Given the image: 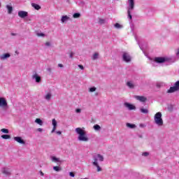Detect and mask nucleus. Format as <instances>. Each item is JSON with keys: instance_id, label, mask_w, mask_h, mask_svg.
<instances>
[{"instance_id": "1", "label": "nucleus", "mask_w": 179, "mask_h": 179, "mask_svg": "<svg viewBox=\"0 0 179 179\" xmlns=\"http://www.w3.org/2000/svg\"><path fill=\"white\" fill-rule=\"evenodd\" d=\"M76 132L78 135V141H80L81 142H89V137H87L86 131L80 127H78L76 129Z\"/></svg>"}, {"instance_id": "2", "label": "nucleus", "mask_w": 179, "mask_h": 179, "mask_svg": "<svg viewBox=\"0 0 179 179\" xmlns=\"http://www.w3.org/2000/svg\"><path fill=\"white\" fill-rule=\"evenodd\" d=\"M94 162H92L93 166L97 168V171H101V167L99 165L98 162H104V157L103 155L98 154L93 155Z\"/></svg>"}, {"instance_id": "3", "label": "nucleus", "mask_w": 179, "mask_h": 179, "mask_svg": "<svg viewBox=\"0 0 179 179\" xmlns=\"http://www.w3.org/2000/svg\"><path fill=\"white\" fill-rule=\"evenodd\" d=\"M164 62H171L170 57H155L152 62V66H155V64H164Z\"/></svg>"}, {"instance_id": "4", "label": "nucleus", "mask_w": 179, "mask_h": 179, "mask_svg": "<svg viewBox=\"0 0 179 179\" xmlns=\"http://www.w3.org/2000/svg\"><path fill=\"white\" fill-rule=\"evenodd\" d=\"M162 112L157 113L154 116V121L159 127L163 126V118H162Z\"/></svg>"}, {"instance_id": "5", "label": "nucleus", "mask_w": 179, "mask_h": 179, "mask_svg": "<svg viewBox=\"0 0 179 179\" xmlns=\"http://www.w3.org/2000/svg\"><path fill=\"white\" fill-rule=\"evenodd\" d=\"M135 8V1L134 0H129V6L127 8V16L130 20H132V15L131 14V11L134 10Z\"/></svg>"}, {"instance_id": "6", "label": "nucleus", "mask_w": 179, "mask_h": 179, "mask_svg": "<svg viewBox=\"0 0 179 179\" xmlns=\"http://www.w3.org/2000/svg\"><path fill=\"white\" fill-rule=\"evenodd\" d=\"M122 58V60L127 63L131 62V55H129V53L127 52H123Z\"/></svg>"}, {"instance_id": "7", "label": "nucleus", "mask_w": 179, "mask_h": 179, "mask_svg": "<svg viewBox=\"0 0 179 179\" xmlns=\"http://www.w3.org/2000/svg\"><path fill=\"white\" fill-rule=\"evenodd\" d=\"M0 107H1V108H8V101H6V99L1 96H0Z\"/></svg>"}, {"instance_id": "8", "label": "nucleus", "mask_w": 179, "mask_h": 179, "mask_svg": "<svg viewBox=\"0 0 179 179\" xmlns=\"http://www.w3.org/2000/svg\"><path fill=\"white\" fill-rule=\"evenodd\" d=\"M124 107H126V108H127L130 111L132 110H136V106H135V105H134L132 103H129L128 102H124Z\"/></svg>"}, {"instance_id": "9", "label": "nucleus", "mask_w": 179, "mask_h": 179, "mask_svg": "<svg viewBox=\"0 0 179 179\" xmlns=\"http://www.w3.org/2000/svg\"><path fill=\"white\" fill-rule=\"evenodd\" d=\"M32 79L35 80L36 83H41V76H40L37 73L32 76Z\"/></svg>"}, {"instance_id": "10", "label": "nucleus", "mask_w": 179, "mask_h": 179, "mask_svg": "<svg viewBox=\"0 0 179 179\" xmlns=\"http://www.w3.org/2000/svg\"><path fill=\"white\" fill-rule=\"evenodd\" d=\"M18 16L21 17V19H24V17L29 16V13H27V11L20 10L18 12Z\"/></svg>"}, {"instance_id": "11", "label": "nucleus", "mask_w": 179, "mask_h": 179, "mask_svg": "<svg viewBox=\"0 0 179 179\" xmlns=\"http://www.w3.org/2000/svg\"><path fill=\"white\" fill-rule=\"evenodd\" d=\"M14 141L18 143H20L21 145H24L26 143V141H24V140H23V138H22L20 136L14 137Z\"/></svg>"}, {"instance_id": "12", "label": "nucleus", "mask_w": 179, "mask_h": 179, "mask_svg": "<svg viewBox=\"0 0 179 179\" xmlns=\"http://www.w3.org/2000/svg\"><path fill=\"white\" fill-rule=\"evenodd\" d=\"M2 173L3 174H5V176H10L11 171L9 168H3L2 169Z\"/></svg>"}, {"instance_id": "13", "label": "nucleus", "mask_w": 179, "mask_h": 179, "mask_svg": "<svg viewBox=\"0 0 179 179\" xmlns=\"http://www.w3.org/2000/svg\"><path fill=\"white\" fill-rule=\"evenodd\" d=\"M135 99H136V100H138L139 101H141V103H145V101L148 100L146 97L138 95L135 96Z\"/></svg>"}, {"instance_id": "14", "label": "nucleus", "mask_w": 179, "mask_h": 179, "mask_svg": "<svg viewBox=\"0 0 179 179\" xmlns=\"http://www.w3.org/2000/svg\"><path fill=\"white\" fill-rule=\"evenodd\" d=\"M52 124L53 125V129L52 130V133L55 132V130L57 129V120L55 119H52Z\"/></svg>"}, {"instance_id": "15", "label": "nucleus", "mask_w": 179, "mask_h": 179, "mask_svg": "<svg viewBox=\"0 0 179 179\" xmlns=\"http://www.w3.org/2000/svg\"><path fill=\"white\" fill-rule=\"evenodd\" d=\"M31 6H32V8H34V9H36V10H40V9H41V6H40V5H38L36 3H31Z\"/></svg>"}, {"instance_id": "16", "label": "nucleus", "mask_w": 179, "mask_h": 179, "mask_svg": "<svg viewBox=\"0 0 179 179\" xmlns=\"http://www.w3.org/2000/svg\"><path fill=\"white\" fill-rule=\"evenodd\" d=\"M69 19H70L69 17H68L67 15H63L62 17L61 22L62 23H65V22H68Z\"/></svg>"}, {"instance_id": "17", "label": "nucleus", "mask_w": 179, "mask_h": 179, "mask_svg": "<svg viewBox=\"0 0 179 179\" xmlns=\"http://www.w3.org/2000/svg\"><path fill=\"white\" fill-rule=\"evenodd\" d=\"M126 126L127 128H130V129H134V128H136V125L134 124L127 123Z\"/></svg>"}, {"instance_id": "18", "label": "nucleus", "mask_w": 179, "mask_h": 179, "mask_svg": "<svg viewBox=\"0 0 179 179\" xmlns=\"http://www.w3.org/2000/svg\"><path fill=\"white\" fill-rule=\"evenodd\" d=\"M6 8L8 9V13L9 15H10L12 13V12H13V7H12V6L7 5Z\"/></svg>"}, {"instance_id": "19", "label": "nucleus", "mask_w": 179, "mask_h": 179, "mask_svg": "<svg viewBox=\"0 0 179 179\" xmlns=\"http://www.w3.org/2000/svg\"><path fill=\"white\" fill-rule=\"evenodd\" d=\"M10 57V53H5L3 55L1 56V59H6Z\"/></svg>"}, {"instance_id": "20", "label": "nucleus", "mask_w": 179, "mask_h": 179, "mask_svg": "<svg viewBox=\"0 0 179 179\" xmlns=\"http://www.w3.org/2000/svg\"><path fill=\"white\" fill-rule=\"evenodd\" d=\"M140 111L141 113H142V114H149V110H148L147 108H141Z\"/></svg>"}, {"instance_id": "21", "label": "nucleus", "mask_w": 179, "mask_h": 179, "mask_svg": "<svg viewBox=\"0 0 179 179\" xmlns=\"http://www.w3.org/2000/svg\"><path fill=\"white\" fill-rule=\"evenodd\" d=\"M174 92H178L177 90L173 87H171L169 90H167V93H174Z\"/></svg>"}, {"instance_id": "22", "label": "nucleus", "mask_w": 179, "mask_h": 179, "mask_svg": "<svg viewBox=\"0 0 179 179\" xmlns=\"http://www.w3.org/2000/svg\"><path fill=\"white\" fill-rule=\"evenodd\" d=\"M127 86H128L129 89H134V87H135V85L131 81L127 83Z\"/></svg>"}, {"instance_id": "23", "label": "nucleus", "mask_w": 179, "mask_h": 179, "mask_svg": "<svg viewBox=\"0 0 179 179\" xmlns=\"http://www.w3.org/2000/svg\"><path fill=\"white\" fill-rule=\"evenodd\" d=\"M35 122L36 124H38V125H43V120H41V119H40V118H36L35 120Z\"/></svg>"}, {"instance_id": "24", "label": "nucleus", "mask_w": 179, "mask_h": 179, "mask_svg": "<svg viewBox=\"0 0 179 179\" xmlns=\"http://www.w3.org/2000/svg\"><path fill=\"white\" fill-rule=\"evenodd\" d=\"M52 162H55V163H58V162H61V161L59 160V158H57L56 157H52Z\"/></svg>"}, {"instance_id": "25", "label": "nucleus", "mask_w": 179, "mask_h": 179, "mask_svg": "<svg viewBox=\"0 0 179 179\" xmlns=\"http://www.w3.org/2000/svg\"><path fill=\"white\" fill-rule=\"evenodd\" d=\"M51 93H48L45 96V100H48V101H50V100H51Z\"/></svg>"}, {"instance_id": "26", "label": "nucleus", "mask_w": 179, "mask_h": 179, "mask_svg": "<svg viewBox=\"0 0 179 179\" xmlns=\"http://www.w3.org/2000/svg\"><path fill=\"white\" fill-rule=\"evenodd\" d=\"M2 139H10V135L9 134H3L1 135Z\"/></svg>"}, {"instance_id": "27", "label": "nucleus", "mask_w": 179, "mask_h": 179, "mask_svg": "<svg viewBox=\"0 0 179 179\" xmlns=\"http://www.w3.org/2000/svg\"><path fill=\"white\" fill-rule=\"evenodd\" d=\"M94 129L95 131H100L101 129V127H100L99 124H95L94 125Z\"/></svg>"}, {"instance_id": "28", "label": "nucleus", "mask_w": 179, "mask_h": 179, "mask_svg": "<svg viewBox=\"0 0 179 179\" xmlns=\"http://www.w3.org/2000/svg\"><path fill=\"white\" fill-rule=\"evenodd\" d=\"M73 17L74 19H78L79 17H80V13H75L73 15Z\"/></svg>"}, {"instance_id": "29", "label": "nucleus", "mask_w": 179, "mask_h": 179, "mask_svg": "<svg viewBox=\"0 0 179 179\" xmlns=\"http://www.w3.org/2000/svg\"><path fill=\"white\" fill-rule=\"evenodd\" d=\"M173 87L177 90L178 92L179 90V80L176 81L173 85Z\"/></svg>"}, {"instance_id": "30", "label": "nucleus", "mask_w": 179, "mask_h": 179, "mask_svg": "<svg viewBox=\"0 0 179 179\" xmlns=\"http://www.w3.org/2000/svg\"><path fill=\"white\" fill-rule=\"evenodd\" d=\"M114 27H115V29H122V25H121L120 23H115L114 24Z\"/></svg>"}, {"instance_id": "31", "label": "nucleus", "mask_w": 179, "mask_h": 179, "mask_svg": "<svg viewBox=\"0 0 179 179\" xmlns=\"http://www.w3.org/2000/svg\"><path fill=\"white\" fill-rule=\"evenodd\" d=\"M99 58V53L96 52L92 56V59L95 61V59H97Z\"/></svg>"}, {"instance_id": "32", "label": "nucleus", "mask_w": 179, "mask_h": 179, "mask_svg": "<svg viewBox=\"0 0 179 179\" xmlns=\"http://www.w3.org/2000/svg\"><path fill=\"white\" fill-rule=\"evenodd\" d=\"M1 132H3V134H9V129H1Z\"/></svg>"}, {"instance_id": "33", "label": "nucleus", "mask_w": 179, "mask_h": 179, "mask_svg": "<svg viewBox=\"0 0 179 179\" xmlns=\"http://www.w3.org/2000/svg\"><path fill=\"white\" fill-rule=\"evenodd\" d=\"M97 88H96V87H92L89 88V92H90L91 93H93V92H96Z\"/></svg>"}, {"instance_id": "34", "label": "nucleus", "mask_w": 179, "mask_h": 179, "mask_svg": "<svg viewBox=\"0 0 179 179\" xmlns=\"http://www.w3.org/2000/svg\"><path fill=\"white\" fill-rule=\"evenodd\" d=\"M78 6H85V1H83L82 0H79L78 1Z\"/></svg>"}, {"instance_id": "35", "label": "nucleus", "mask_w": 179, "mask_h": 179, "mask_svg": "<svg viewBox=\"0 0 179 179\" xmlns=\"http://www.w3.org/2000/svg\"><path fill=\"white\" fill-rule=\"evenodd\" d=\"M55 171H61L62 169L59 166H53Z\"/></svg>"}, {"instance_id": "36", "label": "nucleus", "mask_w": 179, "mask_h": 179, "mask_svg": "<svg viewBox=\"0 0 179 179\" xmlns=\"http://www.w3.org/2000/svg\"><path fill=\"white\" fill-rule=\"evenodd\" d=\"M36 34L38 37H45V34H44L43 33H37Z\"/></svg>"}, {"instance_id": "37", "label": "nucleus", "mask_w": 179, "mask_h": 179, "mask_svg": "<svg viewBox=\"0 0 179 179\" xmlns=\"http://www.w3.org/2000/svg\"><path fill=\"white\" fill-rule=\"evenodd\" d=\"M162 86H163V83H157V87L160 88V87H162Z\"/></svg>"}, {"instance_id": "38", "label": "nucleus", "mask_w": 179, "mask_h": 179, "mask_svg": "<svg viewBox=\"0 0 179 179\" xmlns=\"http://www.w3.org/2000/svg\"><path fill=\"white\" fill-rule=\"evenodd\" d=\"M81 112H82V109L80 108L76 109V113H77V114H80Z\"/></svg>"}, {"instance_id": "39", "label": "nucleus", "mask_w": 179, "mask_h": 179, "mask_svg": "<svg viewBox=\"0 0 179 179\" xmlns=\"http://www.w3.org/2000/svg\"><path fill=\"white\" fill-rule=\"evenodd\" d=\"M78 68H80V69H81L82 71H83V69H85V67L82 64H78Z\"/></svg>"}, {"instance_id": "40", "label": "nucleus", "mask_w": 179, "mask_h": 179, "mask_svg": "<svg viewBox=\"0 0 179 179\" xmlns=\"http://www.w3.org/2000/svg\"><path fill=\"white\" fill-rule=\"evenodd\" d=\"M143 156H144L145 157H147V156H149V152H143Z\"/></svg>"}, {"instance_id": "41", "label": "nucleus", "mask_w": 179, "mask_h": 179, "mask_svg": "<svg viewBox=\"0 0 179 179\" xmlns=\"http://www.w3.org/2000/svg\"><path fill=\"white\" fill-rule=\"evenodd\" d=\"M73 55H75V53L73 52H71L69 55V58H73Z\"/></svg>"}, {"instance_id": "42", "label": "nucleus", "mask_w": 179, "mask_h": 179, "mask_svg": "<svg viewBox=\"0 0 179 179\" xmlns=\"http://www.w3.org/2000/svg\"><path fill=\"white\" fill-rule=\"evenodd\" d=\"M69 176L70 177H75V173H73V172H70Z\"/></svg>"}, {"instance_id": "43", "label": "nucleus", "mask_w": 179, "mask_h": 179, "mask_svg": "<svg viewBox=\"0 0 179 179\" xmlns=\"http://www.w3.org/2000/svg\"><path fill=\"white\" fill-rule=\"evenodd\" d=\"M99 23H100L101 24H103L104 23V20L100 19V20H99Z\"/></svg>"}, {"instance_id": "44", "label": "nucleus", "mask_w": 179, "mask_h": 179, "mask_svg": "<svg viewBox=\"0 0 179 179\" xmlns=\"http://www.w3.org/2000/svg\"><path fill=\"white\" fill-rule=\"evenodd\" d=\"M45 45H46L47 47H50V45H51V43L50 42H46Z\"/></svg>"}, {"instance_id": "45", "label": "nucleus", "mask_w": 179, "mask_h": 179, "mask_svg": "<svg viewBox=\"0 0 179 179\" xmlns=\"http://www.w3.org/2000/svg\"><path fill=\"white\" fill-rule=\"evenodd\" d=\"M37 131H38V132H43V129H41V128H38V129H37Z\"/></svg>"}, {"instance_id": "46", "label": "nucleus", "mask_w": 179, "mask_h": 179, "mask_svg": "<svg viewBox=\"0 0 179 179\" xmlns=\"http://www.w3.org/2000/svg\"><path fill=\"white\" fill-rule=\"evenodd\" d=\"M59 68H64V65L62 64H58Z\"/></svg>"}, {"instance_id": "47", "label": "nucleus", "mask_w": 179, "mask_h": 179, "mask_svg": "<svg viewBox=\"0 0 179 179\" xmlns=\"http://www.w3.org/2000/svg\"><path fill=\"white\" fill-rule=\"evenodd\" d=\"M47 71H48V72H50V73H51V72H52L51 68H48V69H47Z\"/></svg>"}, {"instance_id": "48", "label": "nucleus", "mask_w": 179, "mask_h": 179, "mask_svg": "<svg viewBox=\"0 0 179 179\" xmlns=\"http://www.w3.org/2000/svg\"><path fill=\"white\" fill-rule=\"evenodd\" d=\"M10 36H17V34L12 32L10 34Z\"/></svg>"}, {"instance_id": "49", "label": "nucleus", "mask_w": 179, "mask_h": 179, "mask_svg": "<svg viewBox=\"0 0 179 179\" xmlns=\"http://www.w3.org/2000/svg\"><path fill=\"white\" fill-rule=\"evenodd\" d=\"M56 134H57V135H61V134H62V132L60 131H56Z\"/></svg>"}, {"instance_id": "50", "label": "nucleus", "mask_w": 179, "mask_h": 179, "mask_svg": "<svg viewBox=\"0 0 179 179\" xmlns=\"http://www.w3.org/2000/svg\"><path fill=\"white\" fill-rule=\"evenodd\" d=\"M39 173L41 174V176H44V173H43V171H40Z\"/></svg>"}, {"instance_id": "51", "label": "nucleus", "mask_w": 179, "mask_h": 179, "mask_svg": "<svg viewBox=\"0 0 179 179\" xmlns=\"http://www.w3.org/2000/svg\"><path fill=\"white\" fill-rule=\"evenodd\" d=\"M138 138H143V136L142 134H138Z\"/></svg>"}, {"instance_id": "52", "label": "nucleus", "mask_w": 179, "mask_h": 179, "mask_svg": "<svg viewBox=\"0 0 179 179\" xmlns=\"http://www.w3.org/2000/svg\"><path fill=\"white\" fill-rule=\"evenodd\" d=\"M140 127H141V128H143V127H145V125H143V124H140Z\"/></svg>"}, {"instance_id": "53", "label": "nucleus", "mask_w": 179, "mask_h": 179, "mask_svg": "<svg viewBox=\"0 0 179 179\" xmlns=\"http://www.w3.org/2000/svg\"><path fill=\"white\" fill-rule=\"evenodd\" d=\"M139 47H140L141 50H142V51H143V48L141 45H139Z\"/></svg>"}, {"instance_id": "54", "label": "nucleus", "mask_w": 179, "mask_h": 179, "mask_svg": "<svg viewBox=\"0 0 179 179\" xmlns=\"http://www.w3.org/2000/svg\"><path fill=\"white\" fill-rule=\"evenodd\" d=\"M131 30H134V27H131Z\"/></svg>"}, {"instance_id": "55", "label": "nucleus", "mask_w": 179, "mask_h": 179, "mask_svg": "<svg viewBox=\"0 0 179 179\" xmlns=\"http://www.w3.org/2000/svg\"><path fill=\"white\" fill-rule=\"evenodd\" d=\"M66 2L69 3V0H66Z\"/></svg>"}, {"instance_id": "56", "label": "nucleus", "mask_w": 179, "mask_h": 179, "mask_svg": "<svg viewBox=\"0 0 179 179\" xmlns=\"http://www.w3.org/2000/svg\"><path fill=\"white\" fill-rule=\"evenodd\" d=\"M81 179H87V178H81Z\"/></svg>"}, {"instance_id": "57", "label": "nucleus", "mask_w": 179, "mask_h": 179, "mask_svg": "<svg viewBox=\"0 0 179 179\" xmlns=\"http://www.w3.org/2000/svg\"><path fill=\"white\" fill-rule=\"evenodd\" d=\"M0 8H1V2H0Z\"/></svg>"}]
</instances>
